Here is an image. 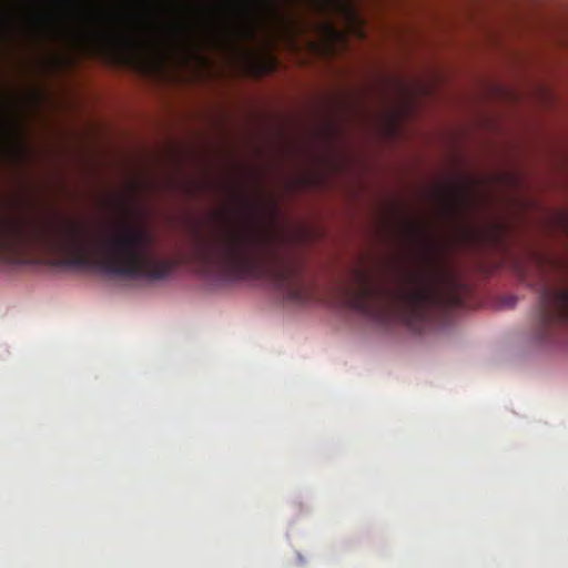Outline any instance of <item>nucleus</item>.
<instances>
[{
	"label": "nucleus",
	"mask_w": 568,
	"mask_h": 568,
	"mask_svg": "<svg viewBox=\"0 0 568 568\" xmlns=\"http://www.w3.org/2000/svg\"><path fill=\"white\" fill-rule=\"evenodd\" d=\"M195 255L205 273L245 276L265 271L285 300L304 304L312 296L304 263L283 234L227 225L201 240Z\"/></svg>",
	"instance_id": "obj_3"
},
{
	"label": "nucleus",
	"mask_w": 568,
	"mask_h": 568,
	"mask_svg": "<svg viewBox=\"0 0 568 568\" xmlns=\"http://www.w3.org/2000/svg\"><path fill=\"white\" fill-rule=\"evenodd\" d=\"M532 263L537 277H530L524 267L519 273L529 286L538 292L535 333L538 339L551 342L560 332L568 329V288H560L548 272L558 267L557 262L547 255L534 253Z\"/></svg>",
	"instance_id": "obj_4"
},
{
	"label": "nucleus",
	"mask_w": 568,
	"mask_h": 568,
	"mask_svg": "<svg viewBox=\"0 0 568 568\" xmlns=\"http://www.w3.org/2000/svg\"><path fill=\"white\" fill-rule=\"evenodd\" d=\"M355 286L345 287V306L381 325L398 313L405 325L422 333L437 315L465 306L466 288L453 276L406 270L400 272L396 286L390 287L382 276L365 268L353 271Z\"/></svg>",
	"instance_id": "obj_2"
},
{
	"label": "nucleus",
	"mask_w": 568,
	"mask_h": 568,
	"mask_svg": "<svg viewBox=\"0 0 568 568\" xmlns=\"http://www.w3.org/2000/svg\"><path fill=\"white\" fill-rule=\"evenodd\" d=\"M151 245L152 236L146 229L124 227L92 256L89 230L83 223L61 219L48 227L0 210V263L21 264L33 253H44L55 258V265H94L116 277L163 281L175 271L178 262L153 256Z\"/></svg>",
	"instance_id": "obj_1"
},
{
	"label": "nucleus",
	"mask_w": 568,
	"mask_h": 568,
	"mask_svg": "<svg viewBox=\"0 0 568 568\" xmlns=\"http://www.w3.org/2000/svg\"><path fill=\"white\" fill-rule=\"evenodd\" d=\"M318 27L326 41L331 44L342 40L344 37L341 30L329 20L321 22Z\"/></svg>",
	"instance_id": "obj_7"
},
{
	"label": "nucleus",
	"mask_w": 568,
	"mask_h": 568,
	"mask_svg": "<svg viewBox=\"0 0 568 568\" xmlns=\"http://www.w3.org/2000/svg\"><path fill=\"white\" fill-rule=\"evenodd\" d=\"M291 0H245V2H232V8L244 13L248 20L244 28L246 38L254 37V23L261 18L268 17L284 22L282 7Z\"/></svg>",
	"instance_id": "obj_5"
},
{
	"label": "nucleus",
	"mask_w": 568,
	"mask_h": 568,
	"mask_svg": "<svg viewBox=\"0 0 568 568\" xmlns=\"http://www.w3.org/2000/svg\"><path fill=\"white\" fill-rule=\"evenodd\" d=\"M323 11H329L337 14L349 29L359 37H364L362 31V19L352 0H323L320 2Z\"/></svg>",
	"instance_id": "obj_6"
},
{
	"label": "nucleus",
	"mask_w": 568,
	"mask_h": 568,
	"mask_svg": "<svg viewBox=\"0 0 568 568\" xmlns=\"http://www.w3.org/2000/svg\"><path fill=\"white\" fill-rule=\"evenodd\" d=\"M409 232L415 234L417 232L416 227L415 226H409Z\"/></svg>",
	"instance_id": "obj_11"
},
{
	"label": "nucleus",
	"mask_w": 568,
	"mask_h": 568,
	"mask_svg": "<svg viewBox=\"0 0 568 568\" xmlns=\"http://www.w3.org/2000/svg\"><path fill=\"white\" fill-rule=\"evenodd\" d=\"M233 192H234V194H235L239 199H241V200H246L245 194H244L241 190H239V189H233Z\"/></svg>",
	"instance_id": "obj_9"
},
{
	"label": "nucleus",
	"mask_w": 568,
	"mask_h": 568,
	"mask_svg": "<svg viewBox=\"0 0 568 568\" xmlns=\"http://www.w3.org/2000/svg\"><path fill=\"white\" fill-rule=\"evenodd\" d=\"M94 36L98 37L99 39H106V38H111L113 34L110 32H97Z\"/></svg>",
	"instance_id": "obj_8"
},
{
	"label": "nucleus",
	"mask_w": 568,
	"mask_h": 568,
	"mask_svg": "<svg viewBox=\"0 0 568 568\" xmlns=\"http://www.w3.org/2000/svg\"><path fill=\"white\" fill-rule=\"evenodd\" d=\"M500 232H501V230H500L499 225H495L494 230L491 231V233H493L491 235L497 239L500 236Z\"/></svg>",
	"instance_id": "obj_10"
}]
</instances>
